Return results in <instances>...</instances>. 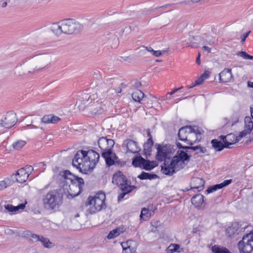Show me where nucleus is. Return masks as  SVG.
<instances>
[{
    "label": "nucleus",
    "mask_w": 253,
    "mask_h": 253,
    "mask_svg": "<svg viewBox=\"0 0 253 253\" xmlns=\"http://www.w3.org/2000/svg\"><path fill=\"white\" fill-rule=\"evenodd\" d=\"M177 147L183 150H178L172 159L169 161L175 152L174 146L171 145H162L158 144L157 147L156 159L161 162H164L162 166L161 171L163 173L172 175L176 171L182 169L185 161L188 162L191 156L186 152L185 148L189 146H183L179 142L176 143Z\"/></svg>",
    "instance_id": "obj_1"
},
{
    "label": "nucleus",
    "mask_w": 253,
    "mask_h": 253,
    "mask_svg": "<svg viewBox=\"0 0 253 253\" xmlns=\"http://www.w3.org/2000/svg\"><path fill=\"white\" fill-rule=\"evenodd\" d=\"M50 61V56L48 54L36 55L25 58L16 67V69L20 76L33 74L43 69Z\"/></svg>",
    "instance_id": "obj_2"
},
{
    "label": "nucleus",
    "mask_w": 253,
    "mask_h": 253,
    "mask_svg": "<svg viewBox=\"0 0 253 253\" xmlns=\"http://www.w3.org/2000/svg\"><path fill=\"white\" fill-rule=\"evenodd\" d=\"M99 158V154L94 150H79L75 155L72 164L81 172L87 174L94 168Z\"/></svg>",
    "instance_id": "obj_3"
},
{
    "label": "nucleus",
    "mask_w": 253,
    "mask_h": 253,
    "mask_svg": "<svg viewBox=\"0 0 253 253\" xmlns=\"http://www.w3.org/2000/svg\"><path fill=\"white\" fill-rule=\"evenodd\" d=\"M114 144V141L112 139H108L107 137H100L98 140V145L101 150V156L104 159L106 164L108 167L115 164H119V158L113 151Z\"/></svg>",
    "instance_id": "obj_4"
},
{
    "label": "nucleus",
    "mask_w": 253,
    "mask_h": 253,
    "mask_svg": "<svg viewBox=\"0 0 253 253\" xmlns=\"http://www.w3.org/2000/svg\"><path fill=\"white\" fill-rule=\"evenodd\" d=\"M83 29V26L74 19H64L57 23H54L51 27L52 31L56 35L62 33L72 34L78 33Z\"/></svg>",
    "instance_id": "obj_5"
},
{
    "label": "nucleus",
    "mask_w": 253,
    "mask_h": 253,
    "mask_svg": "<svg viewBox=\"0 0 253 253\" xmlns=\"http://www.w3.org/2000/svg\"><path fill=\"white\" fill-rule=\"evenodd\" d=\"M63 199V190L54 189L47 193L42 198L44 208L48 210L58 209L62 204Z\"/></svg>",
    "instance_id": "obj_6"
},
{
    "label": "nucleus",
    "mask_w": 253,
    "mask_h": 253,
    "mask_svg": "<svg viewBox=\"0 0 253 253\" xmlns=\"http://www.w3.org/2000/svg\"><path fill=\"white\" fill-rule=\"evenodd\" d=\"M112 182L120 187V189L122 191L118 195V201H121L126 194L130 193L136 188L134 186L130 185V182L128 181L127 178L120 171L114 174L112 178Z\"/></svg>",
    "instance_id": "obj_7"
},
{
    "label": "nucleus",
    "mask_w": 253,
    "mask_h": 253,
    "mask_svg": "<svg viewBox=\"0 0 253 253\" xmlns=\"http://www.w3.org/2000/svg\"><path fill=\"white\" fill-rule=\"evenodd\" d=\"M60 175L65 179H69L71 181V184L69 186L70 190L72 191L74 189H77V191L72 192L71 193L73 197L77 196L82 192L84 186V181L82 178L78 177L73 175L68 170L61 171Z\"/></svg>",
    "instance_id": "obj_8"
},
{
    "label": "nucleus",
    "mask_w": 253,
    "mask_h": 253,
    "mask_svg": "<svg viewBox=\"0 0 253 253\" xmlns=\"http://www.w3.org/2000/svg\"><path fill=\"white\" fill-rule=\"evenodd\" d=\"M105 195L103 192L97 193L93 198L89 197L88 198V202L90 206V212L93 213L101 210L105 206Z\"/></svg>",
    "instance_id": "obj_9"
},
{
    "label": "nucleus",
    "mask_w": 253,
    "mask_h": 253,
    "mask_svg": "<svg viewBox=\"0 0 253 253\" xmlns=\"http://www.w3.org/2000/svg\"><path fill=\"white\" fill-rule=\"evenodd\" d=\"M240 253H253V232L246 233L237 245Z\"/></svg>",
    "instance_id": "obj_10"
},
{
    "label": "nucleus",
    "mask_w": 253,
    "mask_h": 253,
    "mask_svg": "<svg viewBox=\"0 0 253 253\" xmlns=\"http://www.w3.org/2000/svg\"><path fill=\"white\" fill-rule=\"evenodd\" d=\"M248 227L249 226L246 223L234 222L226 229V234L230 238H234L237 235H242Z\"/></svg>",
    "instance_id": "obj_11"
},
{
    "label": "nucleus",
    "mask_w": 253,
    "mask_h": 253,
    "mask_svg": "<svg viewBox=\"0 0 253 253\" xmlns=\"http://www.w3.org/2000/svg\"><path fill=\"white\" fill-rule=\"evenodd\" d=\"M97 99V95L96 93L89 95L84 93L79 96L76 102V105L81 110H84L86 107L88 108L93 101Z\"/></svg>",
    "instance_id": "obj_12"
},
{
    "label": "nucleus",
    "mask_w": 253,
    "mask_h": 253,
    "mask_svg": "<svg viewBox=\"0 0 253 253\" xmlns=\"http://www.w3.org/2000/svg\"><path fill=\"white\" fill-rule=\"evenodd\" d=\"M185 142L190 145H192L197 141H200L202 138L201 134L203 130L197 126H192V131H190Z\"/></svg>",
    "instance_id": "obj_13"
},
{
    "label": "nucleus",
    "mask_w": 253,
    "mask_h": 253,
    "mask_svg": "<svg viewBox=\"0 0 253 253\" xmlns=\"http://www.w3.org/2000/svg\"><path fill=\"white\" fill-rule=\"evenodd\" d=\"M132 164L135 167H142L146 170H150L155 167L154 161L151 162L149 160H145L141 156L134 158Z\"/></svg>",
    "instance_id": "obj_14"
},
{
    "label": "nucleus",
    "mask_w": 253,
    "mask_h": 253,
    "mask_svg": "<svg viewBox=\"0 0 253 253\" xmlns=\"http://www.w3.org/2000/svg\"><path fill=\"white\" fill-rule=\"evenodd\" d=\"M17 122L16 114L13 112L6 113L3 119L1 120V126L5 128H10L13 126Z\"/></svg>",
    "instance_id": "obj_15"
},
{
    "label": "nucleus",
    "mask_w": 253,
    "mask_h": 253,
    "mask_svg": "<svg viewBox=\"0 0 253 253\" xmlns=\"http://www.w3.org/2000/svg\"><path fill=\"white\" fill-rule=\"evenodd\" d=\"M123 147L126 148V153L135 154L140 151L137 142L131 139L125 140L123 142Z\"/></svg>",
    "instance_id": "obj_16"
},
{
    "label": "nucleus",
    "mask_w": 253,
    "mask_h": 253,
    "mask_svg": "<svg viewBox=\"0 0 253 253\" xmlns=\"http://www.w3.org/2000/svg\"><path fill=\"white\" fill-rule=\"evenodd\" d=\"M31 240H33V242H35L38 241L41 242L43 246L46 248L50 249L54 246V243L51 242L48 238H45L42 235L32 234Z\"/></svg>",
    "instance_id": "obj_17"
},
{
    "label": "nucleus",
    "mask_w": 253,
    "mask_h": 253,
    "mask_svg": "<svg viewBox=\"0 0 253 253\" xmlns=\"http://www.w3.org/2000/svg\"><path fill=\"white\" fill-rule=\"evenodd\" d=\"M219 76V80L222 83H227L234 81V77L231 69H224L220 73Z\"/></svg>",
    "instance_id": "obj_18"
},
{
    "label": "nucleus",
    "mask_w": 253,
    "mask_h": 253,
    "mask_svg": "<svg viewBox=\"0 0 253 253\" xmlns=\"http://www.w3.org/2000/svg\"><path fill=\"white\" fill-rule=\"evenodd\" d=\"M101 102L96 101H93L90 104L88 109L90 111L91 114L93 115H99L102 114L104 110V107Z\"/></svg>",
    "instance_id": "obj_19"
},
{
    "label": "nucleus",
    "mask_w": 253,
    "mask_h": 253,
    "mask_svg": "<svg viewBox=\"0 0 253 253\" xmlns=\"http://www.w3.org/2000/svg\"><path fill=\"white\" fill-rule=\"evenodd\" d=\"M219 138L222 140L224 144L225 148H229V146L238 142L237 136L232 133H229L226 136L220 135Z\"/></svg>",
    "instance_id": "obj_20"
},
{
    "label": "nucleus",
    "mask_w": 253,
    "mask_h": 253,
    "mask_svg": "<svg viewBox=\"0 0 253 253\" xmlns=\"http://www.w3.org/2000/svg\"><path fill=\"white\" fill-rule=\"evenodd\" d=\"M190 131H192L191 126H186L180 128L178 133L179 139L185 142Z\"/></svg>",
    "instance_id": "obj_21"
},
{
    "label": "nucleus",
    "mask_w": 253,
    "mask_h": 253,
    "mask_svg": "<svg viewBox=\"0 0 253 253\" xmlns=\"http://www.w3.org/2000/svg\"><path fill=\"white\" fill-rule=\"evenodd\" d=\"M205 180L203 178L195 177L192 180V185L193 186L191 189H196L198 191H201L204 189L205 185Z\"/></svg>",
    "instance_id": "obj_22"
},
{
    "label": "nucleus",
    "mask_w": 253,
    "mask_h": 253,
    "mask_svg": "<svg viewBox=\"0 0 253 253\" xmlns=\"http://www.w3.org/2000/svg\"><path fill=\"white\" fill-rule=\"evenodd\" d=\"M232 179L225 180L220 184H217L208 188V189L206 190V192L207 194H209L217 190L220 189L229 185L232 182Z\"/></svg>",
    "instance_id": "obj_23"
},
{
    "label": "nucleus",
    "mask_w": 253,
    "mask_h": 253,
    "mask_svg": "<svg viewBox=\"0 0 253 253\" xmlns=\"http://www.w3.org/2000/svg\"><path fill=\"white\" fill-rule=\"evenodd\" d=\"M29 176V174H27V171L21 168L17 171L16 179L17 182L22 183L26 181Z\"/></svg>",
    "instance_id": "obj_24"
},
{
    "label": "nucleus",
    "mask_w": 253,
    "mask_h": 253,
    "mask_svg": "<svg viewBox=\"0 0 253 253\" xmlns=\"http://www.w3.org/2000/svg\"><path fill=\"white\" fill-rule=\"evenodd\" d=\"M185 148L186 149V152L188 153L191 152V151L195 152V154H206L208 153L206 147L201 146V145L189 146Z\"/></svg>",
    "instance_id": "obj_25"
},
{
    "label": "nucleus",
    "mask_w": 253,
    "mask_h": 253,
    "mask_svg": "<svg viewBox=\"0 0 253 253\" xmlns=\"http://www.w3.org/2000/svg\"><path fill=\"white\" fill-rule=\"evenodd\" d=\"M60 120V119L52 115H45L42 118V122L44 124H55Z\"/></svg>",
    "instance_id": "obj_26"
},
{
    "label": "nucleus",
    "mask_w": 253,
    "mask_h": 253,
    "mask_svg": "<svg viewBox=\"0 0 253 253\" xmlns=\"http://www.w3.org/2000/svg\"><path fill=\"white\" fill-rule=\"evenodd\" d=\"M25 208V204H21L17 206H13L12 205H6L4 206V208L9 212L15 213L19 210H22Z\"/></svg>",
    "instance_id": "obj_27"
},
{
    "label": "nucleus",
    "mask_w": 253,
    "mask_h": 253,
    "mask_svg": "<svg viewBox=\"0 0 253 253\" xmlns=\"http://www.w3.org/2000/svg\"><path fill=\"white\" fill-rule=\"evenodd\" d=\"M204 197L202 195L197 194L191 198V203L196 207H200L204 202Z\"/></svg>",
    "instance_id": "obj_28"
},
{
    "label": "nucleus",
    "mask_w": 253,
    "mask_h": 253,
    "mask_svg": "<svg viewBox=\"0 0 253 253\" xmlns=\"http://www.w3.org/2000/svg\"><path fill=\"white\" fill-rule=\"evenodd\" d=\"M131 96L134 101L141 103V101L144 97V94L140 90L136 89L132 93Z\"/></svg>",
    "instance_id": "obj_29"
},
{
    "label": "nucleus",
    "mask_w": 253,
    "mask_h": 253,
    "mask_svg": "<svg viewBox=\"0 0 253 253\" xmlns=\"http://www.w3.org/2000/svg\"><path fill=\"white\" fill-rule=\"evenodd\" d=\"M153 145V141L152 137H150L146 143L144 144V152L146 156L150 155L152 150V146Z\"/></svg>",
    "instance_id": "obj_30"
},
{
    "label": "nucleus",
    "mask_w": 253,
    "mask_h": 253,
    "mask_svg": "<svg viewBox=\"0 0 253 253\" xmlns=\"http://www.w3.org/2000/svg\"><path fill=\"white\" fill-rule=\"evenodd\" d=\"M211 143L212 147L217 151H220L225 148V144L215 139L212 140Z\"/></svg>",
    "instance_id": "obj_31"
},
{
    "label": "nucleus",
    "mask_w": 253,
    "mask_h": 253,
    "mask_svg": "<svg viewBox=\"0 0 253 253\" xmlns=\"http://www.w3.org/2000/svg\"><path fill=\"white\" fill-rule=\"evenodd\" d=\"M138 178L141 180L144 179H150L152 180L153 179H155L158 177L157 174L154 173H149L145 172H142L140 174H139L138 176Z\"/></svg>",
    "instance_id": "obj_32"
},
{
    "label": "nucleus",
    "mask_w": 253,
    "mask_h": 253,
    "mask_svg": "<svg viewBox=\"0 0 253 253\" xmlns=\"http://www.w3.org/2000/svg\"><path fill=\"white\" fill-rule=\"evenodd\" d=\"M245 129L248 130V132H251L253 128V122L250 117L245 118Z\"/></svg>",
    "instance_id": "obj_33"
},
{
    "label": "nucleus",
    "mask_w": 253,
    "mask_h": 253,
    "mask_svg": "<svg viewBox=\"0 0 253 253\" xmlns=\"http://www.w3.org/2000/svg\"><path fill=\"white\" fill-rule=\"evenodd\" d=\"M101 85L102 88H105V89L104 90V92L106 91V92L109 93L110 94H114V93H116V94H117L118 93H121L122 92V88L120 87H119L118 88H117L115 89H109L110 87L107 86L105 83H104L101 84Z\"/></svg>",
    "instance_id": "obj_34"
},
{
    "label": "nucleus",
    "mask_w": 253,
    "mask_h": 253,
    "mask_svg": "<svg viewBox=\"0 0 253 253\" xmlns=\"http://www.w3.org/2000/svg\"><path fill=\"white\" fill-rule=\"evenodd\" d=\"M146 50L151 53L155 57H159L163 54H164L166 50H154L151 47L143 46Z\"/></svg>",
    "instance_id": "obj_35"
},
{
    "label": "nucleus",
    "mask_w": 253,
    "mask_h": 253,
    "mask_svg": "<svg viewBox=\"0 0 253 253\" xmlns=\"http://www.w3.org/2000/svg\"><path fill=\"white\" fill-rule=\"evenodd\" d=\"M211 251L213 253H230L227 248L224 247L220 248L218 245L212 246Z\"/></svg>",
    "instance_id": "obj_36"
},
{
    "label": "nucleus",
    "mask_w": 253,
    "mask_h": 253,
    "mask_svg": "<svg viewBox=\"0 0 253 253\" xmlns=\"http://www.w3.org/2000/svg\"><path fill=\"white\" fill-rule=\"evenodd\" d=\"M108 40L112 42V46H116L119 43V39L114 34L110 33L108 35Z\"/></svg>",
    "instance_id": "obj_37"
},
{
    "label": "nucleus",
    "mask_w": 253,
    "mask_h": 253,
    "mask_svg": "<svg viewBox=\"0 0 253 253\" xmlns=\"http://www.w3.org/2000/svg\"><path fill=\"white\" fill-rule=\"evenodd\" d=\"M179 245L178 244H172L167 248V253H173L174 252H179Z\"/></svg>",
    "instance_id": "obj_38"
},
{
    "label": "nucleus",
    "mask_w": 253,
    "mask_h": 253,
    "mask_svg": "<svg viewBox=\"0 0 253 253\" xmlns=\"http://www.w3.org/2000/svg\"><path fill=\"white\" fill-rule=\"evenodd\" d=\"M26 144V142L23 140H18L12 144V147L15 150H18L21 149Z\"/></svg>",
    "instance_id": "obj_39"
},
{
    "label": "nucleus",
    "mask_w": 253,
    "mask_h": 253,
    "mask_svg": "<svg viewBox=\"0 0 253 253\" xmlns=\"http://www.w3.org/2000/svg\"><path fill=\"white\" fill-rule=\"evenodd\" d=\"M149 213V210L147 208H144L142 209L141 214L140 215V219L146 220L149 219V217L147 214Z\"/></svg>",
    "instance_id": "obj_40"
},
{
    "label": "nucleus",
    "mask_w": 253,
    "mask_h": 253,
    "mask_svg": "<svg viewBox=\"0 0 253 253\" xmlns=\"http://www.w3.org/2000/svg\"><path fill=\"white\" fill-rule=\"evenodd\" d=\"M236 54L238 56L242 57L243 58L245 59L253 60V56L248 54L245 51H239L236 53Z\"/></svg>",
    "instance_id": "obj_41"
},
{
    "label": "nucleus",
    "mask_w": 253,
    "mask_h": 253,
    "mask_svg": "<svg viewBox=\"0 0 253 253\" xmlns=\"http://www.w3.org/2000/svg\"><path fill=\"white\" fill-rule=\"evenodd\" d=\"M120 235L119 230L116 229L111 231L108 234L107 238L109 239H113Z\"/></svg>",
    "instance_id": "obj_42"
},
{
    "label": "nucleus",
    "mask_w": 253,
    "mask_h": 253,
    "mask_svg": "<svg viewBox=\"0 0 253 253\" xmlns=\"http://www.w3.org/2000/svg\"><path fill=\"white\" fill-rule=\"evenodd\" d=\"M204 81V79L201 76L197 80L195 81V83L194 84L190 86H187L186 87L187 89L192 88L193 87L197 85L201 84Z\"/></svg>",
    "instance_id": "obj_43"
},
{
    "label": "nucleus",
    "mask_w": 253,
    "mask_h": 253,
    "mask_svg": "<svg viewBox=\"0 0 253 253\" xmlns=\"http://www.w3.org/2000/svg\"><path fill=\"white\" fill-rule=\"evenodd\" d=\"M250 133L248 132V130L244 129L243 131L240 132L239 135L236 136L238 141L239 142L243 137L246 136L248 134Z\"/></svg>",
    "instance_id": "obj_44"
},
{
    "label": "nucleus",
    "mask_w": 253,
    "mask_h": 253,
    "mask_svg": "<svg viewBox=\"0 0 253 253\" xmlns=\"http://www.w3.org/2000/svg\"><path fill=\"white\" fill-rule=\"evenodd\" d=\"M183 87L181 86L179 88H175L171 92H169L167 93V96L166 97H164L163 100H166V99H170V97H168V95H172V94H174L175 93H176L178 90L182 88Z\"/></svg>",
    "instance_id": "obj_45"
},
{
    "label": "nucleus",
    "mask_w": 253,
    "mask_h": 253,
    "mask_svg": "<svg viewBox=\"0 0 253 253\" xmlns=\"http://www.w3.org/2000/svg\"><path fill=\"white\" fill-rule=\"evenodd\" d=\"M132 242L131 240H128L125 242H123L121 244L122 246L123 251H125V249H126L127 247H129L131 246V244Z\"/></svg>",
    "instance_id": "obj_46"
},
{
    "label": "nucleus",
    "mask_w": 253,
    "mask_h": 253,
    "mask_svg": "<svg viewBox=\"0 0 253 253\" xmlns=\"http://www.w3.org/2000/svg\"><path fill=\"white\" fill-rule=\"evenodd\" d=\"M8 181V179H4V180L0 182V190H3L8 186L7 184V182Z\"/></svg>",
    "instance_id": "obj_47"
},
{
    "label": "nucleus",
    "mask_w": 253,
    "mask_h": 253,
    "mask_svg": "<svg viewBox=\"0 0 253 253\" xmlns=\"http://www.w3.org/2000/svg\"><path fill=\"white\" fill-rule=\"evenodd\" d=\"M135 250L131 246L127 247L126 249H125V251H123L124 253H135Z\"/></svg>",
    "instance_id": "obj_48"
},
{
    "label": "nucleus",
    "mask_w": 253,
    "mask_h": 253,
    "mask_svg": "<svg viewBox=\"0 0 253 253\" xmlns=\"http://www.w3.org/2000/svg\"><path fill=\"white\" fill-rule=\"evenodd\" d=\"M24 169L26 170L27 172V174H29V175L31 173L32 171L34 170V168L31 166H26L25 168H23Z\"/></svg>",
    "instance_id": "obj_49"
},
{
    "label": "nucleus",
    "mask_w": 253,
    "mask_h": 253,
    "mask_svg": "<svg viewBox=\"0 0 253 253\" xmlns=\"http://www.w3.org/2000/svg\"><path fill=\"white\" fill-rule=\"evenodd\" d=\"M7 0H3L0 1V6L2 7H5L7 4Z\"/></svg>",
    "instance_id": "obj_50"
},
{
    "label": "nucleus",
    "mask_w": 253,
    "mask_h": 253,
    "mask_svg": "<svg viewBox=\"0 0 253 253\" xmlns=\"http://www.w3.org/2000/svg\"><path fill=\"white\" fill-rule=\"evenodd\" d=\"M74 191H77V189H74L72 190H70V189H69V191H68V194L67 195V198H69V199H71V198H74V197H73L72 196V195L71 194V193L72 192H74Z\"/></svg>",
    "instance_id": "obj_51"
},
{
    "label": "nucleus",
    "mask_w": 253,
    "mask_h": 253,
    "mask_svg": "<svg viewBox=\"0 0 253 253\" xmlns=\"http://www.w3.org/2000/svg\"><path fill=\"white\" fill-rule=\"evenodd\" d=\"M202 49L205 51H206L208 53H210L211 52V49L208 46H203L202 47Z\"/></svg>",
    "instance_id": "obj_52"
},
{
    "label": "nucleus",
    "mask_w": 253,
    "mask_h": 253,
    "mask_svg": "<svg viewBox=\"0 0 253 253\" xmlns=\"http://www.w3.org/2000/svg\"><path fill=\"white\" fill-rule=\"evenodd\" d=\"M250 32H248V33H246V34H245L244 35L243 37V38H242V41H242V42H244L245 41L246 39V38L248 37V36H249V34Z\"/></svg>",
    "instance_id": "obj_53"
},
{
    "label": "nucleus",
    "mask_w": 253,
    "mask_h": 253,
    "mask_svg": "<svg viewBox=\"0 0 253 253\" xmlns=\"http://www.w3.org/2000/svg\"><path fill=\"white\" fill-rule=\"evenodd\" d=\"M204 79V80L207 78H209V74H208L207 73H204V74H203L201 76Z\"/></svg>",
    "instance_id": "obj_54"
},
{
    "label": "nucleus",
    "mask_w": 253,
    "mask_h": 253,
    "mask_svg": "<svg viewBox=\"0 0 253 253\" xmlns=\"http://www.w3.org/2000/svg\"><path fill=\"white\" fill-rule=\"evenodd\" d=\"M200 56H201V54L200 52L198 53V56L197 57V59H196V62L198 64H200V63H201V61H200Z\"/></svg>",
    "instance_id": "obj_55"
},
{
    "label": "nucleus",
    "mask_w": 253,
    "mask_h": 253,
    "mask_svg": "<svg viewBox=\"0 0 253 253\" xmlns=\"http://www.w3.org/2000/svg\"><path fill=\"white\" fill-rule=\"evenodd\" d=\"M141 85V83L138 81L135 82V84L134 85V86L136 88H138V87H140Z\"/></svg>",
    "instance_id": "obj_56"
},
{
    "label": "nucleus",
    "mask_w": 253,
    "mask_h": 253,
    "mask_svg": "<svg viewBox=\"0 0 253 253\" xmlns=\"http://www.w3.org/2000/svg\"><path fill=\"white\" fill-rule=\"evenodd\" d=\"M188 46H191L193 48H196L198 47V45L196 43H191L189 44Z\"/></svg>",
    "instance_id": "obj_57"
},
{
    "label": "nucleus",
    "mask_w": 253,
    "mask_h": 253,
    "mask_svg": "<svg viewBox=\"0 0 253 253\" xmlns=\"http://www.w3.org/2000/svg\"><path fill=\"white\" fill-rule=\"evenodd\" d=\"M152 225L153 226H155L156 227H157L160 225V221H156L155 222H152Z\"/></svg>",
    "instance_id": "obj_58"
},
{
    "label": "nucleus",
    "mask_w": 253,
    "mask_h": 253,
    "mask_svg": "<svg viewBox=\"0 0 253 253\" xmlns=\"http://www.w3.org/2000/svg\"><path fill=\"white\" fill-rule=\"evenodd\" d=\"M214 43V42L213 40H210L208 41V44L212 45Z\"/></svg>",
    "instance_id": "obj_59"
},
{
    "label": "nucleus",
    "mask_w": 253,
    "mask_h": 253,
    "mask_svg": "<svg viewBox=\"0 0 253 253\" xmlns=\"http://www.w3.org/2000/svg\"><path fill=\"white\" fill-rule=\"evenodd\" d=\"M248 84L249 87L253 88V82H249Z\"/></svg>",
    "instance_id": "obj_60"
},
{
    "label": "nucleus",
    "mask_w": 253,
    "mask_h": 253,
    "mask_svg": "<svg viewBox=\"0 0 253 253\" xmlns=\"http://www.w3.org/2000/svg\"><path fill=\"white\" fill-rule=\"evenodd\" d=\"M251 113L252 118L253 119V108L251 107Z\"/></svg>",
    "instance_id": "obj_61"
},
{
    "label": "nucleus",
    "mask_w": 253,
    "mask_h": 253,
    "mask_svg": "<svg viewBox=\"0 0 253 253\" xmlns=\"http://www.w3.org/2000/svg\"><path fill=\"white\" fill-rule=\"evenodd\" d=\"M201 0H191V1L193 2V3H197V2H198L200 1Z\"/></svg>",
    "instance_id": "obj_62"
},
{
    "label": "nucleus",
    "mask_w": 253,
    "mask_h": 253,
    "mask_svg": "<svg viewBox=\"0 0 253 253\" xmlns=\"http://www.w3.org/2000/svg\"><path fill=\"white\" fill-rule=\"evenodd\" d=\"M202 41H203V43L204 44H208V40H202Z\"/></svg>",
    "instance_id": "obj_63"
},
{
    "label": "nucleus",
    "mask_w": 253,
    "mask_h": 253,
    "mask_svg": "<svg viewBox=\"0 0 253 253\" xmlns=\"http://www.w3.org/2000/svg\"><path fill=\"white\" fill-rule=\"evenodd\" d=\"M32 127H33V128H38V126H34V125H33V126H32Z\"/></svg>",
    "instance_id": "obj_64"
}]
</instances>
